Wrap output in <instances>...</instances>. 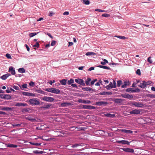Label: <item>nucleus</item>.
Wrapping results in <instances>:
<instances>
[{
  "label": "nucleus",
  "instance_id": "nucleus-1",
  "mask_svg": "<svg viewBox=\"0 0 155 155\" xmlns=\"http://www.w3.org/2000/svg\"><path fill=\"white\" fill-rule=\"evenodd\" d=\"M41 98L43 101L50 102H52L54 100V98L50 97L45 96Z\"/></svg>",
  "mask_w": 155,
  "mask_h": 155
},
{
  "label": "nucleus",
  "instance_id": "nucleus-2",
  "mask_svg": "<svg viewBox=\"0 0 155 155\" xmlns=\"http://www.w3.org/2000/svg\"><path fill=\"white\" fill-rule=\"evenodd\" d=\"M131 104L136 107H142L144 106L143 104L140 102H133L131 103Z\"/></svg>",
  "mask_w": 155,
  "mask_h": 155
},
{
  "label": "nucleus",
  "instance_id": "nucleus-3",
  "mask_svg": "<svg viewBox=\"0 0 155 155\" xmlns=\"http://www.w3.org/2000/svg\"><path fill=\"white\" fill-rule=\"evenodd\" d=\"M141 110L135 109L130 112L131 114H138L140 113Z\"/></svg>",
  "mask_w": 155,
  "mask_h": 155
},
{
  "label": "nucleus",
  "instance_id": "nucleus-4",
  "mask_svg": "<svg viewBox=\"0 0 155 155\" xmlns=\"http://www.w3.org/2000/svg\"><path fill=\"white\" fill-rule=\"evenodd\" d=\"M75 82L81 85L82 86H85V83L83 79H75Z\"/></svg>",
  "mask_w": 155,
  "mask_h": 155
},
{
  "label": "nucleus",
  "instance_id": "nucleus-5",
  "mask_svg": "<svg viewBox=\"0 0 155 155\" xmlns=\"http://www.w3.org/2000/svg\"><path fill=\"white\" fill-rule=\"evenodd\" d=\"M121 96L124 98L130 99L133 98V96L132 95H130L127 94H123L121 95Z\"/></svg>",
  "mask_w": 155,
  "mask_h": 155
},
{
  "label": "nucleus",
  "instance_id": "nucleus-6",
  "mask_svg": "<svg viewBox=\"0 0 155 155\" xmlns=\"http://www.w3.org/2000/svg\"><path fill=\"white\" fill-rule=\"evenodd\" d=\"M82 108L84 109L91 110L95 109V107L91 105H83Z\"/></svg>",
  "mask_w": 155,
  "mask_h": 155
},
{
  "label": "nucleus",
  "instance_id": "nucleus-7",
  "mask_svg": "<svg viewBox=\"0 0 155 155\" xmlns=\"http://www.w3.org/2000/svg\"><path fill=\"white\" fill-rule=\"evenodd\" d=\"M29 102L33 105L39 104V101L36 99H31L29 100Z\"/></svg>",
  "mask_w": 155,
  "mask_h": 155
},
{
  "label": "nucleus",
  "instance_id": "nucleus-8",
  "mask_svg": "<svg viewBox=\"0 0 155 155\" xmlns=\"http://www.w3.org/2000/svg\"><path fill=\"white\" fill-rule=\"evenodd\" d=\"M50 107L51 108H53V106L52 104H49L47 105H44L43 106L41 107V108L44 109H48Z\"/></svg>",
  "mask_w": 155,
  "mask_h": 155
},
{
  "label": "nucleus",
  "instance_id": "nucleus-9",
  "mask_svg": "<svg viewBox=\"0 0 155 155\" xmlns=\"http://www.w3.org/2000/svg\"><path fill=\"white\" fill-rule=\"evenodd\" d=\"M121 149L125 152L133 153L134 152V150L129 148H122Z\"/></svg>",
  "mask_w": 155,
  "mask_h": 155
},
{
  "label": "nucleus",
  "instance_id": "nucleus-10",
  "mask_svg": "<svg viewBox=\"0 0 155 155\" xmlns=\"http://www.w3.org/2000/svg\"><path fill=\"white\" fill-rule=\"evenodd\" d=\"M78 102L79 103H83L84 104H90L91 101L89 100H82V99H79L78 100Z\"/></svg>",
  "mask_w": 155,
  "mask_h": 155
},
{
  "label": "nucleus",
  "instance_id": "nucleus-11",
  "mask_svg": "<svg viewBox=\"0 0 155 155\" xmlns=\"http://www.w3.org/2000/svg\"><path fill=\"white\" fill-rule=\"evenodd\" d=\"M116 142L118 143H121L123 144H126L128 145H129L130 143L128 141L125 140L117 141H116Z\"/></svg>",
  "mask_w": 155,
  "mask_h": 155
},
{
  "label": "nucleus",
  "instance_id": "nucleus-12",
  "mask_svg": "<svg viewBox=\"0 0 155 155\" xmlns=\"http://www.w3.org/2000/svg\"><path fill=\"white\" fill-rule=\"evenodd\" d=\"M138 86L141 88H144L147 86L146 81H142V82L140 83V85H138Z\"/></svg>",
  "mask_w": 155,
  "mask_h": 155
},
{
  "label": "nucleus",
  "instance_id": "nucleus-13",
  "mask_svg": "<svg viewBox=\"0 0 155 155\" xmlns=\"http://www.w3.org/2000/svg\"><path fill=\"white\" fill-rule=\"evenodd\" d=\"M124 100L123 99L117 98L114 99V101L117 104H121Z\"/></svg>",
  "mask_w": 155,
  "mask_h": 155
},
{
  "label": "nucleus",
  "instance_id": "nucleus-14",
  "mask_svg": "<svg viewBox=\"0 0 155 155\" xmlns=\"http://www.w3.org/2000/svg\"><path fill=\"white\" fill-rule=\"evenodd\" d=\"M96 104L97 106H101L103 104L106 105L107 104V103L105 101H101L96 102Z\"/></svg>",
  "mask_w": 155,
  "mask_h": 155
},
{
  "label": "nucleus",
  "instance_id": "nucleus-15",
  "mask_svg": "<svg viewBox=\"0 0 155 155\" xmlns=\"http://www.w3.org/2000/svg\"><path fill=\"white\" fill-rule=\"evenodd\" d=\"M130 85V83L129 81H126L124 82V84L122 85L121 87L122 88H125L127 86H129Z\"/></svg>",
  "mask_w": 155,
  "mask_h": 155
},
{
  "label": "nucleus",
  "instance_id": "nucleus-16",
  "mask_svg": "<svg viewBox=\"0 0 155 155\" xmlns=\"http://www.w3.org/2000/svg\"><path fill=\"white\" fill-rule=\"evenodd\" d=\"M22 94L23 95L30 96H33L34 95L32 93L26 92H23L22 93Z\"/></svg>",
  "mask_w": 155,
  "mask_h": 155
},
{
  "label": "nucleus",
  "instance_id": "nucleus-17",
  "mask_svg": "<svg viewBox=\"0 0 155 155\" xmlns=\"http://www.w3.org/2000/svg\"><path fill=\"white\" fill-rule=\"evenodd\" d=\"M10 75L8 74L3 75L0 78L3 80H5Z\"/></svg>",
  "mask_w": 155,
  "mask_h": 155
},
{
  "label": "nucleus",
  "instance_id": "nucleus-18",
  "mask_svg": "<svg viewBox=\"0 0 155 155\" xmlns=\"http://www.w3.org/2000/svg\"><path fill=\"white\" fill-rule=\"evenodd\" d=\"M82 89L84 91H94V90L92 88L89 87H86L82 88Z\"/></svg>",
  "mask_w": 155,
  "mask_h": 155
},
{
  "label": "nucleus",
  "instance_id": "nucleus-19",
  "mask_svg": "<svg viewBox=\"0 0 155 155\" xmlns=\"http://www.w3.org/2000/svg\"><path fill=\"white\" fill-rule=\"evenodd\" d=\"M60 92V91L59 89L53 88L52 93L56 94H58Z\"/></svg>",
  "mask_w": 155,
  "mask_h": 155
},
{
  "label": "nucleus",
  "instance_id": "nucleus-20",
  "mask_svg": "<svg viewBox=\"0 0 155 155\" xmlns=\"http://www.w3.org/2000/svg\"><path fill=\"white\" fill-rule=\"evenodd\" d=\"M39 139H41L42 140L46 141L49 140L50 139L48 138L47 136H39Z\"/></svg>",
  "mask_w": 155,
  "mask_h": 155
},
{
  "label": "nucleus",
  "instance_id": "nucleus-21",
  "mask_svg": "<svg viewBox=\"0 0 155 155\" xmlns=\"http://www.w3.org/2000/svg\"><path fill=\"white\" fill-rule=\"evenodd\" d=\"M9 72H10L12 75H15V70L12 67L9 68Z\"/></svg>",
  "mask_w": 155,
  "mask_h": 155
},
{
  "label": "nucleus",
  "instance_id": "nucleus-22",
  "mask_svg": "<svg viewBox=\"0 0 155 155\" xmlns=\"http://www.w3.org/2000/svg\"><path fill=\"white\" fill-rule=\"evenodd\" d=\"M27 105V104L26 103H17L15 104L16 106H26Z\"/></svg>",
  "mask_w": 155,
  "mask_h": 155
},
{
  "label": "nucleus",
  "instance_id": "nucleus-23",
  "mask_svg": "<svg viewBox=\"0 0 155 155\" xmlns=\"http://www.w3.org/2000/svg\"><path fill=\"white\" fill-rule=\"evenodd\" d=\"M113 83L111 82H110L109 84L105 88L107 90H110L111 88H113Z\"/></svg>",
  "mask_w": 155,
  "mask_h": 155
},
{
  "label": "nucleus",
  "instance_id": "nucleus-24",
  "mask_svg": "<svg viewBox=\"0 0 155 155\" xmlns=\"http://www.w3.org/2000/svg\"><path fill=\"white\" fill-rule=\"evenodd\" d=\"M70 104L68 102H64L61 104V106L62 107H66L70 105Z\"/></svg>",
  "mask_w": 155,
  "mask_h": 155
},
{
  "label": "nucleus",
  "instance_id": "nucleus-25",
  "mask_svg": "<svg viewBox=\"0 0 155 155\" xmlns=\"http://www.w3.org/2000/svg\"><path fill=\"white\" fill-rule=\"evenodd\" d=\"M126 91L127 92H135L136 91H134L133 88H130L127 89L126 90Z\"/></svg>",
  "mask_w": 155,
  "mask_h": 155
},
{
  "label": "nucleus",
  "instance_id": "nucleus-26",
  "mask_svg": "<svg viewBox=\"0 0 155 155\" xmlns=\"http://www.w3.org/2000/svg\"><path fill=\"white\" fill-rule=\"evenodd\" d=\"M85 54L87 56L94 55L96 54L92 52H87Z\"/></svg>",
  "mask_w": 155,
  "mask_h": 155
},
{
  "label": "nucleus",
  "instance_id": "nucleus-27",
  "mask_svg": "<svg viewBox=\"0 0 155 155\" xmlns=\"http://www.w3.org/2000/svg\"><path fill=\"white\" fill-rule=\"evenodd\" d=\"M97 67L101 68H104L108 70H109L110 69V68L107 66L103 65H98L97 66Z\"/></svg>",
  "mask_w": 155,
  "mask_h": 155
},
{
  "label": "nucleus",
  "instance_id": "nucleus-28",
  "mask_svg": "<svg viewBox=\"0 0 155 155\" xmlns=\"http://www.w3.org/2000/svg\"><path fill=\"white\" fill-rule=\"evenodd\" d=\"M82 3L84 5H88L90 3V2L89 0H83Z\"/></svg>",
  "mask_w": 155,
  "mask_h": 155
},
{
  "label": "nucleus",
  "instance_id": "nucleus-29",
  "mask_svg": "<svg viewBox=\"0 0 155 155\" xmlns=\"http://www.w3.org/2000/svg\"><path fill=\"white\" fill-rule=\"evenodd\" d=\"M67 80L64 79L60 81V82L62 85H65L66 84Z\"/></svg>",
  "mask_w": 155,
  "mask_h": 155
},
{
  "label": "nucleus",
  "instance_id": "nucleus-30",
  "mask_svg": "<svg viewBox=\"0 0 155 155\" xmlns=\"http://www.w3.org/2000/svg\"><path fill=\"white\" fill-rule=\"evenodd\" d=\"M2 110H4L9 111L12 110V108L9 107H4L2 108Z\"/></svg>",
  "mask_w": 155,
  "mask_h": 155
},
{
  "label": "nucleus",
  "instance_id": "nucleus-31",
  "mask_svg": "<svg viewBox=\"0 0 155 155\" xmlns=\"http://www.w3.org/2000/svg\"><path fill=\"white\" fill-rule=\"evenodd\" d=\"M18 71L21 73H23L25 72V71L23 68H21L18 69Z\"/></svg>",
  "mask_w": 155,
  "mask_h": 155
},
{
  "label": "nucleus",
  "instance_id": "nucleus-32",
  "mask_svg": "<svg viewBox=\"0 0 155 155\" xmlns=\"http://www.w3.org/2000/svg\"><path fill=\"white\" fill-rule=\"evenodd\" d=\"M46 127V125L45 124H41L40 127H39V130H45Z\"/></svg>",
  "mask_w": 155,
  "mask_h": 155
},
{
  "label": "nucleus",
  "instance_id": "nucleus-33",
  "mask_svg": "<svg viewBox=\"0 0 155 155\" xmlns=\"http://www.w3.org/2000/svg\"><path fill=\"white\" fill-rule=\"evenodd\" d=\"M38 32H33L29 34V36L30 37H32L38 33Z\"/></svg>",
  "mask_w": 155,
  "mask_h": 155
},
{
  "label": "nucleus",
  "instance_id": "nucleus-34",
  "mask_svg": "<svg viewBox=\"0 0 155 155\" xmlns=\"http://www.w3.org/2000/svg\"><path fill=\"white\" fill-rule=\"evenodd\" d=\"M91 81V79L90 78H88L85 81V83L87 86L88 85L90 84V82Z\"/></svg>",
  "mask_w": 155,
  "mask_h": 155
},
{
  "label": "nucleus",
  "instance_id": "nucleus-35",
  "mask_svg": "<svg viewBox=\"0 0 155 155\" xmlns=\"http://www.w3.org/2000/svg\"><path fill=\"white\" fill-rule=\"evenodd\" d=\"M4 99H6L7 100H9L11 99V96L8 94H5L4 95Z\"/></svg>",
  "mask_w": 155,
  "mask_h": 155
},
{
  "label": "nucleus",
  "instance_id": "nucleus-36",
  "mask_svg": "<svg viewBox=\"0 0 155 155\" xmlns=\"http://www.w3.org/2000/svg\"><path fill=\"white\" fill-rule=\"evenodd\" d=\"M7 146L9 147H16L17 146V145L13 144H8Z\"/></svg>",
  "mask_w": 155,
  "mask_h": 155
},
{
  "label": "nucleus",
  "instance_id": "nucleus-37",
  "mask_svg": "<svg viewBox=\"0 0 155 155\" xmlns=\"http://www.w3.org/2000/svg\"><path fill=\"white\" fill-rule=\"evenodd\" d=\"M74 82V80L72 79H71L69 80H68L67 82L68 84L69 85L73 84Z\"/></svg>",
  "mask_w": 155,
  "mask_h": 155
},
{
  "label": "nucleus",
  "instance_id": "nucleus-38",
  "mask_svg": "<svg viewBox=\"0 0 155 155\" xmlns=\"http://www.w3.org/2000/svg\"><path fill=\"white\" fill-rule=\"evenodd\" d=\"M114 115L111 114H104V116L107 117H112L113 116H114Z\"/></svg>",
  "mask_w": 155,
  "mask_h": 155
},
{
  "label": "nucleus",
  "instance_id": "nucleus-39",
  "mask_svg": "<svg viewBox=\"0 0 155 155\" xmlns=\"http://www.w3.org/2000/svg\"><path fill=\"white\" fill-rule=\"evenodd\" d=\"M115 37H117L120 39H125L126 38L124 36H114Z\"/></svg>",
  "mask_w": 155,
  "mask_h": 155
},
{
  "label": "nucleus",
  "instance_id": "nucleus-40",
  "mask_svg": "<svg viewBox=\"0 0 155 155\" xmlns=\"http://www.w3.org/2000/svg\"><path fill=\"white\" fill-rule=\"evenodd\" d=\"M80 145L79 144H75L74 145H73L71 146V147L72 148H76L77 147L80 146Z\"/></svg>",
  "mask_w": 155,
  "mask_h": 155
},
{
  "label": "nucleus",
  "instance_id": "nucleus-41",
  "mask_svg": "<svg viewBox=\"0 0 155 155\" xmlns=\"http://www.w3.org/2000/svg\"><path fill=\"white\" fill-rule=\"evenodd\" d=\"M53 88H48L46 89V91L52 93Z\"/></svg>",
  "mask_w": 155,
  "mask_h": 155
},
{
  "label": "nucleus",
  "instance_id": "nucleus-42",
  "mask_svg": "<svg viewBox=\"0 0 155 155\" xmlns=\"http://www.w3.org/2000/svg\"><path fill=\"white\" fill-rule=\"evenodd\" d=\"M122 84V81L120 80L117 81V86L118 87H120Z\"/></svg>",
  "mask_w": 155,
  "mask_h": 155
},
{
  "label": "nucleus",
  "instance_id": "nucleus-43",
  "mask_svg": "<svg viewBox=\"0 0 155 155\" xmlns=\"http://www.w3.org/2000/svg\"><path fill=\"white\" fill-rule=\"evenodd\" d=\"M33 47H35L37 48H39V42H37L35 44L33 45Z\"/></svg>",
  "mask_w": 155,
  "mask_h": 155
},
{
  "label": "nucleus",
  "instance_id": "nucleus-44",
  "mask_svg": "<svg viewBox=\"0 0 155 155\" xmlns=\"http://www.w3.org/2000/svg\"><path fill=\"white\" fill-rule=\"evenodd\" d=\"M110 16V15L109 14L106 13L103 14L102 15V17H109Z\"/></svg>",
  "mask_w": 155,
  "mask_h": 155
},
{
  "label": "nucleus",
  "instance_id": "nucleus-45",
  "mask_svg": "<svg viewBox=\"0 0 155 155\" xmlns=\"http://www.w3.org/2000/svg\"><path fill=\"white\" fill-rule=\"evenodd\" d=\"M5 56L8 59H11V55L8 53L6 54L5 55Z\"/></svg>",
  "mask_w": 155,
  "mask_h": 155
},
{
  "label": "nucleus",
  "instance_id": "nucleus-46",
  "mask_svg": "<svg viewBox=\"0 0 155 155\" xmlns=\"http://www.w3.org/2000/svg\"><path fill=\"white\" fill-rule=\"evenodd\" d=\"M151 57H149L147 59V61L150 64L152 63L153 61L151 59Z\"/></svg>",
  "mask_w": 155,
  "mask_h": 155
},
{
  "label": "nucleus",
  "instance_id": "nucleus-47",
  "mask_svg": "<svg viewBox=\"0 0 155 155\" xmlns=\"http://www.w3.org/2000/svg\"><path fill=\"white\" fill-rule=\"evenodd\" d=\"M12 126L14 127H20L21 126V124H12Z\"/></svg>",
  "mask_w": 155,
  "mask_h": 155
},
{
  "label": "nucleus",
  "instance_id": "nucleus-48",
  "mask_svg": "<svg viewBox=\"0 0 155 155\" xmlns=\"http://www.w3.org/2000/svg\"><path fill=\"white\" fill-rule=\"evenodd\" d=\"M113 88H115L116 87V83L115 81V80H113Z\"/></svg>",
  "mask_w": 155,
  "mask_h": 155
},
{
  "label": "nucleus",
  "instance_id": "nucleus-49",
  "mask_svg": "<svg viewBox=\"0 0 155 155\" xmlns=\"http://www.w3.org/2000/svg\"><path fill=\"white\" fill-rule=\"evenodd\" d=\"M133 133V131L131 130H126V133L127 134H132Z\"/></svg>",
  "mask_w": 155,
  "mask_h": 155
},
{
  "label": "nucleus",
  "instance_id": "nucleus-50",
  "mask_svg": "<svg viewBox=\"0 0 155 155\" xmlns=\"http://www.w3.org/2000/svg\"><path fill=\"white\" fill-rule=\"evenodd\" d=\"M56 43V41H52L51 43V46H53Z\"/></svg>",
  "mask_w": 155,
  "mask_h": 155
},
{
  "label": "nucleus",
  "instance_id": "nucleus-51",
  "mask_svg": "<svg viewBox=\"0 0 155 155\" xmlns=\"http://www.w3.org/2000/svg\"><path fill=\"white\" fill-rule=\"evenodd\" d=\"M136 74L138 75H140L141 74L140 71V69H138L136 71Z\"/></svg>",
  "mask_w": 155,
  "mask_h": 155
},
{
  "label": "nucleus",
  "instance_id": "nucleus-52",
  "mask_svg": "<svg viewBox=\"0 0 155 155\" xmlns=\"http://www.w3.org/2000/svg\"><path fill=\"white\" fill-rule=\"evenodd\" d=\"M152 83V82L151 81H148L147 82L146 81V86L151 84Z\"/></svg>",
  "mask_w": 155,
  "mask_h": 155
},
{
  "label": "nucleus",
  "instance_id": "nucleus-53",
  "mask_svg": "<svg viewBox=\"0 0 155 155\" xmlns=\"http://www.w3.org/2000/svg\"><path fill=\"white\" fill-rule=\"evenodd\" d=\"M148 97H150V98H155V94H150L149 95Z\"/></svg>",
  "mask_w": 155,
  "mask_h": 155
},
{
  "label": "nucleus",
  "instance_id": "nucleus-54",
  "mask_svg": "<svg viewBox=\"0 0 155 155\" xmlns=\"http://www.w3.org/2000/svg\"><path fill=\"white\" fill-rule=\"evenodd\" d=\"M22 111L25 113L28 111V109H22Z\"/></svg>",
  "mask_w": 155,
  "mask_h": 155
},
{
  "label": "nucleus",
  "instance_id": "nucleus-55",
  "mask_svg": "<svg viewBox=\"0 0 155 155\" xmlns=\"http://www.w3.org/2000/svg\"><path fill=\"white\" fill-rule=\"evenodd\" d=\"M99 94L100 95H106V92L104 91L101 92Z\"/></svg>",
  "mask_w": 155,
  "mask_h": 155
},
{
  "label": "nucleus",
  "instance_id": "nucleus-56",
  "mask_svg": "<svg viewBox=\"0 0 155 155\" xmlns=\"http://www.w3.org/2000/svg\"><path fill=\"white\" fill-rule=\"evenodd\" d=\"M27 85L26 84H23L22 85L21 87H23L24 88H27Z\"/></svg>",
  "mask_w": 155,
  "mask_h": 155
},
{
  "label": "nucleus",
  "instance_id": "nucleus-57",
  "mask_svg": "<svg viewBox=\"0 0 155 155\" xmlns=\"http://www.w3.org/2000/svg\"><path fill=\"white\" fill-rule=\"evenodd\" d=\"M13 88L16 90H19V87L17 86H14Z\"/></svg>",
  "mask_w": 155,
  "mask_h": 155
},
{
  "label": "nucleus",
  "instance_id": "nucleus-58",
  "mask_svg": "<svg viewBox=\"0 0 155 155\" xmlns=\"http://www.w3.org/2000/svg\"><path fill=\"white\" fill-rule=\"evenodd\" d=\"M47 35L49 36L50 38H51V39L53 38V37L51 35L50 33H47Z\"/></svg>",
  "mask_w": 155,
  "mask_h": 155
},
{
  "label": "nucleus",
  "instance_id": "nucleus-59",
  "mask_svg": "<svg viewBox=\"0 0 155 155\" xmlns=\"http://www.w3.org/2000/svg\"><path fill=\"white\" fill-rule=\"evenodd\" d=\"M68 44V47L72 46L73 45V43L72 42H69Z\"/></svg>",
  "mask_w": 155,
  "mask_h": 155
},
{
  "label": "nucleus",
  "instance_id": "nucleus-60",
  "mask_svg": "<svg viewBox=\"0 0 155 155\" xmlns=\"http://www.w3.org/2000/svg\"><path fill=\"white\" fill-rule=\"evenodd\" d=\"M95 11H98L99 12H104V10H103L98 9H96L95 10Z\"/></svg>",
  "mask_w": 155,
  "mask_h": 155
},
{
  "label": "nucleus",
  "instance_id": "nucleus-61",
  "mask_svg": "<svg viewBox=\"0 0 155 155\" xmlns=\"http://www.w3.org/2000/svg\"><path fill=\"white\" fill-rule=\"evenodd\" d=\"M29 85L31 86L34 87V84L33 82H30L29 83Z\"/></svg>",
  "mask_w": 155,
  "mask_h": 155
},
{
  "label": "nucleus",
  "instance_id": "nucleus-62",
  "mask_svg": "<svg viewBox=\"0 0 155 155\" xmlns=\"http://www.w3.org/2000/svg\"><path fill=\"white\" fill-rule=\"evenodd\" d=\"M63 14L64 15H68L69 14V12H65L63 13Z\"/></svg>",
  "mask_w": 155,
  "mask_h": 155
},
{
  "label": "nucleus",
  "instance_id": "nucleus-63",
  "mask_svg": "<svg viewBox=\"0 0 155 155\" xmlns=\"http://www.w3.org/2000/svg\"><path fill=\"white\" fill-rule=\"evenodd\" d=\"M71 86L73 87H75L76 88H78L77 86L75 84H71Z\"/></svg>",
  "mask_w": 155,
  "mask_h": 155
},
{
  "label": "nucleus",
  "instance_id": "nucleus-64",
  "mask_svg": "<svg viewBox=\"0 0 155 155\" xmlns=\"http://www.w3.org/2000/svg\"><path fill=\"white\" fill-rule=\"evenodd\" d=\"M94 70V68L93 67H91L88 69V71H91Z\"/></svg>",
  "mask_w": 155,
  "mask_h": 155
}]
</instances>
